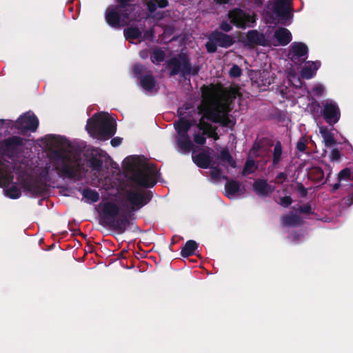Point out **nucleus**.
Returning a JSON list of instances; mask_svg holds the SVG:
<instances>
[{
	"label": "nucleus",
	"mask_w": 353,
	"mask_h": 353,
	"mask_svg": "<svg viewBox=\"0 0 353 353\" xmlns=\"http://www.w3.org/2000/svg\"><path fill=\"white\" fill-rule=\"evenodd\" d=\"M123 168L132 174L131 181L140 187L152 188L157 183L153 176L155 168L143 162L139 156L125 158Z\"/></svg>",
	"instance_id": "1"
},
{
	"label": "nucleus",
	"mask_w": 353,
	"mask_h": 353,
	"mask_svg": "<svg viewBox=\"0 0 353 353\" xmlns=\"http://www.w3.org/2000/svg\"><path fill=\"white\" fill-rule=\"evenodd\" d=\"M99 208V223L119 234H123L130 223V211L119 214V207L113 201L101 202Z\"/></svg>",
	"instance_id": "2"
},
{
	"label": "nucleus",
	"mask_w": 353,
	"mask_h": 353,
	"mask_svg": "<svg viewBox=\"0 0 353 353\" xmlns=\"http://www.w3.org/2000/svg\"><path fill=\"white\" fill-rule=\"evenodd\" d=\"M132 0H116L117 5L109 6L105 11V20L110 27L119 29L132 21L130 17Z\"/></svg>",
	"instance_id": "3"
},
{
	"label": "nucleus",
	"mask_w": 353,
	"mask_h": 353,
	"mask_svg": "<svg viewBox=\"0 0 353 353\" xmlns=\"http://www.w3.org/2000/svg\"><path fill=\"white\" fill-rule=\"evenodd\" d=\"M85 130L92 137L106 140L114 135L117 127L113 121L102 114L96 113L88 119Z\"/></svg>",
	"instance_id": "4"
},
{
	"label": "nucleus",
	"mask_w": 353,
	"mask_h": 353,
	"mask_svg": "<svg viewBox=\"0 0 353 353\" xmlns=\"http://www.w3.org/2000/svg\"><path fill=\"white\" fill-rule=\"evenodd\" d=\"M166 66L169 70V76L174 77L180 74L186 79L188 76H196L199 74L200 67L192 66L190 58L187 53L181 52L166 61Z\"/></svg>",
	"instance_id": "5"
},
{
	"label": "nucleus",
	"mask_w": 353,
	"mask_h": 353,
	"mask_svg": "<svg viewBox=\"0 0 353 353\" xmlns=\"http://www.w3.org/2000/svg\"><path fill=\"white\" fill-rule=\"evenodd\" d=\"M54 154L57 160L55 170L59 176L74 179L81 170L80 159L58 150Z\"/></svg>",
	"instance_id": "6"
},
{
	"label": "nucleus",
	"mask_w": 353,
	"mask_h": 353,
	"mask_svg": "<svg viewBox=\"0 0 353 353\" xmlns=\"http://www.w3.org/2000/svg\"><path fill=\"white\" fill-rule=\"evenodd\" d=\"M234 43V37L215 30L209 34L208 41L205 46L208 53H214L217 51V47L228 48Z\"/></svg>",
	"instance_id": "7"
},
{
	"label": "nucleus",
	"mask_w": 353,
	"mask_h": 353,
	"mask_svg": "<svg viewBox=\"0 0 353 353\" xmlns=\"http://www.w3.org/2000/svg\"><path fill=\"white\" fill-rule=\"evenodd\" d=\"M152 194L150 191H127V200L132 204L130 212L137 211L148 204L152 199Z\"/></svg>",
	"instance_id": "8"
},
{
	"label": "nucleus",
	"mask_w": 353,
	"mask_h": 353,
	"mask_svg": "<svg viewBox=\"0 0 353 353\" xmlns=\"http://www.w3.org/2000/svg\"><path fill=\"white\" fill-rule=\"evenodd\" d=\"M288 57L294 63L301 65L308 57V47L303 42H293Z\"/></svg>",
	"instance_id": "9"
},
{
	"label": "nucleus",
	"mask_w": 353,
	"mask_h": 353,
	"mask_svg": "<svg viewBox=\"0 0 353 353\" xmlns=\"http://www.w3.org/2000/svg\"><path fill=\"white\" fill-rule=\"evenodd\" d=\"M23 145V139L18 136H12L3 139L0 143V152L2 155L12 158L17 152L19 146Z\"/></svg>",
	"instance_id": "10"
},
{
	"label": "nucleus",
	"mask_w": 353,
	"mask_h": 353,
	"mask_svg": "<svg viewBox=\"0 0 353 353\" xmlns=\"http://www.w3.org/2000/svg\"><path fill=\"white\" fill-rule=\"evenodd\" d=\"M39 126V119L34 114L26 113L16 121L15 127L22 133L28 130L35 132Z\"/></svg>",
	"instance_id": "11"
},
{
	"label": "nucleus",
	"mask_w": 353,
	"mask_h": 353,
	"mask_svg": "<svg viewBox=\"0 0 353 353\" xmlns=\"http://www.w3.org/2000/svg\"><path fill=\"white\" fill-rule=\"evenodd\" d=\"M293 10L289 0H276L272 6V11L281 21H288L292 17Z\"/></svg>",
	"instance_id": "12"
},
{
	"label": "nucleus",
	"mask_w": 353,
	"mask_h": 353,
	"mask_svg": "<svg viewBox=\"0 0 353 353\" xmlns=\"http://www.w3.org/2000/svg\"><path fill=\"white\" fill-rule=\"evenodd\" d=\"M325 121L330 125L336 123L341 117V112L338 105L334 102H326L323 110Z\"/></svg>",
	"instance_id": "13"
},
{
	"label": "nucleus",
	"mask_w": 353,
	"mask_h": 353,
	"mask_svg": "<svg viewBox=\"0 0 353 353\" xmlns=\"http://www.w3.org/2000/svg\"><path fill=\"white\" fill-rule=\"evenodd\" d=\"M21 186L24 190L36 196L43 195L47 190L46 183L30 178L23 180L21 183Z\"/></svg>",
	"instance_id": "14"
},
{
	"label": "nucleus",
	"mask_w": 353,
	"mask_h": 353,
	"mask_svg": "<svg viewBox=\"0 0 353 353\" xmlns=\"http://www.w3.org/2000/svg\"><path fill=\"white\" fill-rule=\"evenodd\" d=\"M228 17L232 23L240 28H245L250 19V15L240 8L229 11Z\"/></svg>",
	"instance_id": "15"
},
{
	"label": "nucleus",
	"mask_w": 353,
	"mask_h": 353,
	"mask_svg": "<svg viewBox=\"0 0 353 353\" xmlns=\"http://www.w3.org/2000/svg\"><path fill=\"white\" fill-rule=\"evenodd\" d=\"M254 192L260 197L269 196L274 191V186L270 185L266 179H257L252 185Z\"/></svg>",
	"instance_id": "16"
},
{
	"label": "nucleus",
	"mask_w": 353,
	"mask_h": 353,
	"mask_svg": "<svg viewBox=\"0 0 353 353\" xmlns=\"http://www.w3.org/2000/svg\"><path fill=\"white\" fill-rule=\"evenodd\" d=\"M265 35L256 30H249L246 34V41H244L245 45L250 47L265 46Z\"/></svg>",
	"instance_id": "17"
},
{
	"label": "nucleus",
	"mask_w": 353,
	"mask_h": 353,
	"mask_svg": "<svg viewBox=\"0 0 353 353\" xmlns=\"http://www.w3.org/2000/svg\"><path fill=\"white\" fill-rule=\"evenodd\" d=\"M176 143L179 151L185 154L190 152L194 146L188 134H177Z\"/></svg>",
	"instance_id": "18"
},
{
	"label": "nucleus",
	"mask_w": 353,
	"mask_h": 353,
	"mask_svg": "<svg viewBox=\"0 0 353 353\" xmlns=\"http://www.w3.org/2000/svg\"><path fill=\"white\" fill-rule=\"evenodd\" d=\"M193 162L200 168L207 169L210 168L212 159L208 151H202L196 154H192Z\"/></svg>",
	"instance_id": "19"
},
{
	"label": "nucleus",
	"mask_w": 353,
	"mask_h": 353,
	"mask_svg": "<svg viewBox=\"0 0 353 353\" xmlns=\"http://www.w3.org/2000/svg\"><path fill=\"white\" fill-rule=\"evenodd\" d=\"M222 112L223 110L217 106L214 108L205 107L199 108V114H203L204 117H205L207 120H209L214 123H216L217 121H219V119Z\"/></svg>",
	"instance_id": "20"
},
{
	"label": "nucleus",
	"mask_w": 353,
	"mask_h": 353,
	"mask_svg": "<svg viewBox=\"0 0 353 353\" xmlns=\"http://www.w3.org/2000/svg\"><path fill=\"white\" fill-rule=\"evenodd\" d=\"M223 179L227 180L225 185V194L228 197H230L236 194L241 189V183L239 181L229 179L227 176H223Z\"/></svg>",
	"instance_id": "21"
},
{
	"label": "nucleus",
	"mask_w": 353,
	"mask_h": 353,
	"mask_svg": "<svg viewBox=\"0 0 353 353\" xmlns=\"http://www.w3.org/2000/svg\"><path fill=\"white\" fill-rule=\"evenodd\" d=\"M319 65L320 63L319 61L306 62L305 65L301 70L302 77L306 79H312L315 75Z\"/></svg>",
	"instance_id": "22"
},
{
	"label": "nucleus",
	"mask_w": 353,
	"mask_h": 353,
	"mask_svg": "<svg viewBox=\"0 0 353 353\" xmlns=\"http://www.w3.org/2000/svg\"><path fill=\"white\" fill-rule=\"evenodd\" d=\"M274 37L281 46L288 45L292 40V34L285 28H279L274 32Z\"/></svg>",
	"instance_id": "23"
},
{
	"label": "nucleus",
	"mask_w": 353,
	"mask_h": 353,
	"mask_svg": "<svg viewBox=\"0 0 353 353\" xmlns=\"http://www.w3.org/2000/svg\"><path fill=\"white\" fill-rule=\"evenodd\" d=\"M157 84V81L152 74L142 75L140 77L141 86L148 92H152Z\"/></svg>",
	"instance_id": "24"
},
{
	"label": "nucleus",
	"mask_w": 353,
	"mask_h": 353,
	"mask_svg": "<svg viewBox=\"0 0 353 353\" xmlns=\"http://www.w3.org/2000/svg\"><path fill=\"white\" fill-rule=\"evenodd\" d=\"M218 159L221 161L222 165L226 166V163L230 167L234 168L236 166V163L227 148H223L218 155Z\"/></svg>",
	"instance_id": "25"
},
{
	"label": "nucleus",
	"mask_w": 353,
	"mask_h": 353,
	"mask_svg": "<svg viewBox=\"0 0 353 353\" xmlns=\"http://www.w3.org/2000/svg\"><path fill=\"white\" fill-rule=\"evenodd\" d=\"M199 248V243L194 240H188L185 242L181 251V255L183 258H188L195 254V251Z\"/></svg>",
	"instance_id": "26"
},
{
	"label": "nucleus",
	"mask_w": 353,
	"mask_h": 353,
	"mask_svg": "<svg viewBox=\"0 0 353 353\" xmlns=\"http://www.w3.org/2000/svg\"><path fill=\"white\" fill-rule=\"evenodd\" d=\"M174 126L177 134H188V131L191 128L192 124H190V120L181 117L178 121L174 123Z\"/></svg>",
	"instance_id": "27"
},
{
	"label": "nucleus",
	"mask_w": 353,
	"mask_h": 353,
	"mask_svg": "<svg viewBox=\"0 0 353 353\" xmlns=\"http://www.w3.org/2000/svg\"><path fill=\"white\" fill-rule=\"evenodd\" d=\"M103 153H106L102 150L99 152L97 155L92 154L90 158L88 161V165L93 170L96 171H100L103 166V161L101 159L103 156Z\"/></svg>",
	"instance_id": "28"
},
{
	"label": "nucleus",
	"mask_w": 353,
	"mask_h": 353,
	"mask_svg": "<svg viewBox=\"0 0 353 353\" xmlns=\"http://www.w3.org/2000/svg\"><path fill=\"white\" fill-rule=\"evenodd\" d=\"M147 1L146 6L148 10L150 13L156 11L157 8H166L169 2L168 0H145Z\"/></svg>",
	"instance_id": "29"
},
{
	"label": "nucleus",
	"mask_w": 353,
	"mask_h": 353,
	"mask_svg": "<svg viewBox=\"0 0 353 353\" xmlns=\"http://www.w3.org/2000/svg\"><path fill=\"white\" fill-rule=\"evenodd\" d=\"M320 133L326 147H330L336 144V141L333 134L327 128H321Z\"/></svg>",
	"instance_id": "30"
},
{
	"label": "nucleus",
	"mask_w": 353,
	"mask_h": 353,
	"mask_svg": "<svg viewBox=\"0 0 353 353\" xmlns=\"http://www.w3.org/2000/svg\"><path fill=\"white\" fill-rule=\"evenodd\" d=\"M307 174L310 179L316 182H320L324 179V172L323 170L318 166L311 168Z\"/></svg>",
	"instance_id": "31"
},
{
	"label": "nucleus",
	"mask_w": 353,
	"mask_h": 353,
	"mask_svg": "<svg viewBox=\"0 0 353 353\" xmlns=\"http://www.w3.org/2000/svg\"><path fill=\"white\" fill-rule=\"evenodd\" d=\"M282 223L284 226L297 225L301 223V218L294 214H285L282 219Z\"/></svg>",
	"instance_id": "32"
},
{
	"label": "nucleus",
	"mask_w": 353,
	"mask_h": 353,
	"mask_svg": "<svg viewBox=\"0 0 353 353\" xmlns=\"http://www.w3.org/2000/svg\"><path fill=\"white\" fill-rule=\"evenodd\" d=\"M124 36L126 39H137L142 35L141 31L136 26H130L124 29Z\"/></svg>",
	"instance_id": "33"
},
{
	"label": "nucleus",
	"mask_w": 353,
	"mask_h": 353,
	"mask_svg": "<svg viewBox=\"0 0 353 353\" xmlns=\"http://www.w3.org/2000/svg\"><path fill=\"white\" fill-rule=\"evenodd\" d=\"M283 150L282 145L280 141H277L274 145L272 154V166H276L281 160Z\"/></svg>",
	"instance_id": "34"
},
{
	"label": "nucleus",
	"mask_w": 353,
	"mask_h": 353,
	"mask_svg": "<svg viewBox=\"0 0 353 353\" xmlns=\"http://www.w3.org/2000/svg\"><path fill=\"white\" fill-rule=\"evenodd\" d=\"M228 112V110L223 111L219 119V121L216 123H219L223 127L232 128L235 125V121L230 118Z\"/></svg>",
	"instance_id": "35"
},
{
	"label": "nucleus",
	"mask_w": 353,
	"mask_h": 353,
	"mask_svg": "<svg viewBox=\"0 0 353 353\" xmlns=\"http://www.w3.org/2000/svg\"><path fill=\"white\" fill-rule=\"evenodd\" d=\"M82 194L84 198L95 203L99 199V194L95 190H92L89 188L83 189Z\"/></svg>",
	"instance_id": "36"
},
{
	"label": "nucleus",
	"mask_w": 353,
	"mask_h": 353,
	"mask_svg": "<svg viewBox=\"0 0 353 353\" xmlns=\"http://www.w3.org/2000/svg\"><path fill=\"white\" fill-rule=\"evenodd\" d=\"M205 119H206V118L204 117L203 114H202V117L199 120V123L196 124V128L199 130L203 132V134L208 133V131L212 128V125L210 123L206 122Z\"/></svg>",
	"instance_id": "37"
},
{
	"label": "nucleus",
	"mask_w": 353,
	"mask_h": 353,
	"mask_svg": "<svg viewBox=\"0 0 353 353\" xmlns=\"http://www.w3.org/2000/svg\"><path fill=\"white\" fill-rule=\"evenodd\" d=\"M6 195L12 199H18L21 196V192L16 185H12L6 190Z\"/></svg>",
	"instance_id": "38"
},
{
	"label": "nucleus",
	"mask_w": 353,
	"mask_h": 353,
	"mask_svg": "<svg viewBox=\"0 0 353 353\" xmlns=\"http://www.w3.org/2000/svg\"><path fill=\"white\" fill-rule=\"evenodd\" d=\"M165 57V54L163 50L156 49L152 52L151 59L152 62L157 61V63H161L164 60Z\"/></svg>",
	"instance_id": "39"
},
{
	"label": "nucleus",
	"mask_w": 353,
	"mask_h": 353,
	"mask_svg": "<svg viewBox=\"0 0 353 353\" xmlns=\"http://www.w3.org/2000/svg\"><path fill=\"white\" fill-rule=\"evenodd\" d=\"M255 166V162L253 159H248L245 163V165L243 167V171H242V174L243 175H246V174H252L254 172V170H252L253 167Z\"/></svg>",
	"instance_id": "40"
},
{
	"label": "nucleus",
	"mask_w": 353,
	"mask_h": 353,
	"mask_svg": "<svg viewBox=\"0 0 353 353\" xmlns=\"http://www.w3.org/2000/svg\"><path fill=\"white\" fill-rule=\"evenodd\" d=\"M214 164H211L210 166L211 168L210 176L214 179H219L221 177V170L218 166H214Z\"/></svg>",
	"instance_id": "41"
},
{
	"label": "nucleus",
	"mask_w": 353,
	"mask_h": 353,
	"mask_svg": "<svg viewBox=\"0 0 353 353\" xmlns=\"http://www.w3.org/2000/svg\"><path fill=\"white\" fill-rule=\"evenodd\" d=\"M241 74L242 71L241 68L236 64L232 66L229 72L230 76L233 78L239 77L241 75Z\"/></svg>",
	"instance_id": "42"
},
{
	"label": "nucleus",
	"mask_w": 353,
	"mask_h": 353,
	"mask_svg": "<svg viewBox=\"0 0 353 353\" xmlns=\"http://www.w3.org/2000/svg\"><path fill=\"white\" fill-rule=\"evenodd\" d=\"M307 141L305 137H301L296 143V149L300 152H305L307 148Z\"/></svg>",
	"instance_id": "43"
},
{
	"label": "nucleus",
	"mask_w": 353,
	"mask_h": 353,
	"mask_svg": "<svg viewBox=\"0 0 353 353\" xmlns=\"http://www.w3.org/2000/svg\"><path fill=\"white\" fill-rule=\"evenodd\" d=\"M205 134H203V132H202V134L200 133H195L194 134L193 138L194 141L200 145H203L206 142V138L205 137Z\"/></svg>",
	"instance_id": "44"
},
{
	"label": "nucleus",
	"mask_w": 353,
	"mask_h": 353,
	"mask_svg": "<svg viewBox=\"0 0 353 353\" xmlns=\"http://www.w3.org/2000/svg\"><path fill=\"white\" fill-rule=\"evenodd\" d=\"M292 201L291 196H285L280 199L279 204L283 208H288L292 204Z\"/></svg>",
	"instance_id": "45"
},
{
	"label": "nucleus",
	"mask_w": 353,
	"mask_h": 353,
	"mask_svg": "<svg viewBox=\"0 0 353 353\" xmlns=\"http://www.w3.org/2000/svg\"><path fill=\"white\" fill-rule=\"evenodd\" d=\"M219 28L221 32L226 33L230 32L232 30V26L228 22L223 21L219 25Z\"/></svg>",
	"instance_id": "46"
},
{
	"label": "nucleus",
	"mask_w": 353,
	"mask_h": 353,
	"mask_svg": "<svg viewBox=\"0 0 353 353\" xmlns=\"http://www.w3.org/2000/svg\"><path fill=\"white\" fill-rule=\"evenodd\" d=\"M146 70V68L141 64H136L132 68V71L136 76L141 75Z\"/></svg>",
	"instance_id": "47"
},
{
	"label": "nucleus",
	"mask_w": 353,
	"mask_h": 353,
	"mask_svg": "<svg viewBox=\"0 0 353 353\" xmlns=\"http://www.w3.org/2000/svg\"><path fill=\"white\" fill-rule=\"evenodd\" d=\"M298 211L300 213L307 214L312 213V207L310 203H306L303 205H299Z\"/></svg>",
	"instance_id": "48"
},
{
	"label": "nucleus",
	"mask_w": 353,
	"mask_h": 353,
	"mask_svg": "<svg viewBox=\"0 0 353 353\" xmlns=\"http://www.w3.org/2000/svg\"><path fill=\"white\" fill-rule=\"evenodd\" d=\"M296 190L300 194V196L305 198L307 195V189L304 187L303 183H298L296 185Z\"/></svg>",
	"instance_id": "49"
},
{
	"label": "nucleus",
	"mask_w": 353,
	"mask_h": 353,
	"mask_svg": "<svg viewBox=\"0 0 353 353\" xmlns=\"http://www.w3.org/2000/svg\"><path fill=\"white\" fill-rule=\"evenodd\" d=\"M216 129H217L216 127H213L212 126V128L211 130H208V133H206L205 134L208 137L212 138L213 139L216 141V140L219 139V136L218 135L217 132H216Z\"/></svg>",
	"instance_id": "50"
},
{
	"label": "nucleus",
	"mask_w": 353,
	"mask_h": 353,
	"mask_svg": "<svg viewBox=\"0 0 353 353\" xmlns=\"http://www.w3.org/2000/svg\"><path fill=\"white\" fill-rule=\"evenodd\" d=\"M341 158V152L337 148L332 150L330 153V159L332 161H338Z\"/></svg>",
	"instance_id": "51"
},
{
	"label": "nucleus",
	"mask_w": 353,
	"mask_h": 353,
	"mask_svg": "<svg viewBox=\"0 0 353 353\" xmlns=\"http://www.w3.org/2000/svg\"><path fill=\"white\" fill-rule=\"evenodd\" d=\"M286 179H287V174L285 172H280L276 175L274 182L275 183L280 184V183H282L281 180L285 181Z\"/></svg>",
	"instance_id": "52"
},
{
	"label": "nucleus",
	"mask_w": 353,
	"mask_h": 353,
	"mask_svg": "<svg viewBox=\"0 0 353 353\" xmlns=\"http://www.w3.org/2000/svg\"><path fill=\"white\" fill-rule=\"evenodd\" d=\"M121 142H122V138H120L118 137L112 139V140L110 141V143L112 147L119 146V145H121Z\"/></svg>",
	"instance_id": "53"
},
{
	"label": "nucleus",
	"mask_w": 353,
	"mask_h": 353,
	"mask_svg": "<svg viewBox=\"0 0 353 353\" xmlns=\"http://www.w3.org/2000/svg\"><path fill=\"white\" fill-rule=\"evenodd\" d=\"M40 176L45 181H48L49 177V167H46L40 174Z\"/></svg>",
	"instance_id": "54"
},
{
	"label": "nucleus",
	"mask_w": 353,
	"mask_h": 353,
	"mask_svg": "<svg viewBox=\"0 0 353 353\" xmlns=\"http://www.w3.org/2000/svg\"><path fill=\"white\" fill-rule=\"evenodd\" d=\"M313 92L318 96H321L323 94V88L321 86H317L313 88Z\"/></svg>",
	"instance_id": "55"
},
{
	"label": "nucleus",
	"mask_w": 353,
	"mask_h": 353,
	"mask_svg": "<svg viewBox=\"0 0 353 353\" xmlns=\"http://www.w3.org/2000/svg\"><path fill=\"white\" fill-rule=\"evenodd\" d=\"M320 107L319 103L314 99L313 101L311 103V108L315 110L316 109L319 108Z\"/></svg>",
	"instance_id": "56"
},
{
	"label": "nucleus",
	"mask_w": 353,
	"mask_h": 353,
	"mask_svg": "<svg viewBox=\"0 0 353 353\" xmlns=\"http://www.w3.org/2000/svg\"><path fill=\"white\" fill-rule=\"evenodd\" d=\"M261 148V145L260 143H254L252 146V150L254 151V152H259Z\"/></svg>",
	"instance_id": "57"
},
{
	"label": "nucleus",
	"mask_w": 353,
	"mask_h": 353,
	"mask_svg": "<svg viewBox=\"0 0 353 353\" xmlns=\"http://www.w3.org/2000/svg\"><path fill=\"white\" fill-rule=\"evenodd\" d=\"M340 187H341V183L339 181L338 183H336L332 185V192H335L338 189H339Z\"/></svg>",
	"instance_id": "58"
},
{
	"label": "nucleus",
	"mask_w": 353,
	"mask_h": 353,
	"mask_svg": "<svg viewBox=\"0 0 353 353\" xmlns=\"http://www.w3.org/2000/svg\"><path fill=\"white\" fill-rule=\"evenodd\" d=\"M216 1L219 3H228L229 0H216Z\"/></svg>",
	"instance_id": "59"
},
{
	"label": "nucleus",
	"mask_w": 353,
	"mask_h": 353,
	"mask_svg": "<svg viewBox=\"0 0 353 353\" xmlns=\"http://www.w3.org/2000/svg\"><path fill=\"white\" fill-rule=\"evenodd\" d=\"M177 112L179 114V116H183V111H182V110L181 108L178 109Z\"/></svg>",
	"instance_id": "60"
},
{
	"label": "nucleus",
	"mask_w": 353,
	"mask_h": 353,
	"mask_svg": "<svg viewBox=\"0 0 353 353\" xmlns=\"http://www.w3.org/2000/svg\"><path fill=\"white\" fill-rule=\"evenodd\" d=\"M190 124H192V126L194 125H196V124H197V123H196V120H194V119L190 120Z\"/></svg>",
	"instance_id": "61"
},
{
	"label": "nucleus",
	"mask_w": 353,
	"mask_h": 353,
	"mask_svg": "<svg viewBox=\"0 0 353 353\" xmlns=\"http://www.w3.org/2000/svg\"><path fill=\"white\" fill-rule=\"evenodd\" d=\"M174 236L172 237L171 244L170 245V250H171L172 245L175 243V241H174Z\"/></svg>",
	"instance_id": "62"
},
{
	"label": "nucleus",
	"mask_w": 353,
	"mask_h": 353,
	"mask_svg": "<svg viewBox=\"0 0 353 353\" xmlns=\"http://www.w3.org/2000/svg\"><path fill=\"white\" fill-rule=\"evenodd\" d=\"M212 90H208V94H209L210 96H211V95H212Z\"/></svg>",
	"instance_id": "63"
},
{
	"label": "nucleus",
	"mask_w": 353,
	"mask_h": 353,
	"mask_svg": "<svg viewBox=\"0 0 353 353\" xmlns=\"http://www.w3.org/2000/svg\"><path fill=\"white\" fill-rule=\"evenodd\" d=\"M81 236H83V237H85V235H84L83 234L81 233Z\"/></svg>",
	"instance_id": "64"
}]
</instances>
